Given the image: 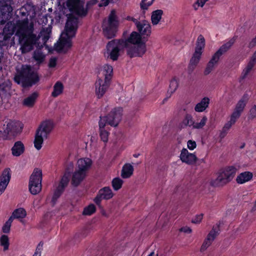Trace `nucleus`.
<instances>
[{
    "mask_svg": "<svg viewBox=\"0 0 256 256\" xmlns=\"http://www.w3.org/2000/svg\"><path fill=\"white\" fill-rule=\"evenodd\" d=\"M178 80L176 78H173L171 81L170 82L169 89L168 90V92L172 94L174 93L178 88Z\"/></svg>",
    "mask_w": 256,
    "mask_h": 256,
    "instance_id": "c9c22d12",
    "label": "nucleus"
},
{
    "mask_svg": "<svg viewBox=\"0 0 256 256\" xmlns=\"http://www.w3.org/2000/svg\"><path fill=\"white\" fill-rule=\"evenodd\" d=\"M80 234H76L74 237V242H72L71 243L72 244H74L76 243V242H78L79 241V238H80Z\"/></svg>",
    "mask_w": 256,
    "mask_h": 256,
    "instance_id": "0e129e2a",
    "label": "nucleus"
},
{
    "mask_svg": "<svg viewBox=\"0 0 256 256\" xmlns=\"http://www.w3.org/2000/svg\"><path fill=\"white\" fill-rule=\"evenodd\" d=\"M227 133H228V131H226V130H224V128H222V130L220 132V136H219L221 140L224 138L226 136V135Z\"/></svg>",
    "mask_w": 256,
    "mask_h": 256,
    "instance_id": "052dcab7",
    "label": "nucleus"
},
{
    "mask_svg": "<svg viewBox=\"0 0 256 256\" xmlns=\"http://www.w3.org/2000/svg\"><path fill=\"white\" fill-rule=\"evenodd\" d=\"M235 123L232 122L230 120L227 122L224 126L223 128L224 130H226V131H228L229 130L230 128Z\"/></svg>",
    "mask_w": 256,
    "mask_h": 256,
    "instance_id": "6e6d98bb",
    "label": "nucleus"
},
{
    "mask_svg": "<svg viewBox=\"0 0 256 256\" xmlns=\"http://www.w3.org/2000/svg\"><path fill=\"white\" fill-rule=\"evenodd\" d=\"M122 109L117 108L113 109L106 116L107 124L111 126H116L122 119Z\"/></svg>",
    "mask_w": 256,
    "mask_h": 256,
    "instance_id": "f8f14e48",
    "label": "nucleus"
},
{
    "mask_svg": "<svg viewBox=\"0 0 256 256\" xmlns=\"http://www.w3.org/2000/svg\"><path fill=\"white\" fill-rule=\"evenodd\" d=\"M154 256V252H152L148 256Z\"/></svg>",
    "mask_w": 256,
    "mask_h": 256,
    "instance_id": "774afa93",
    "label": "nucleus"
},
{
    "mask_svg": "<svg viewBox=\"0 0 256 256\" xmlns=\"http://www.w3.org/2000/svg\"><path fill=\"white\" fill-rule=\"evenodd\" d=\"M251 60H252L254 62L256 63V50L254 52V54Z\"/></svg>",
    "mask_w": 256,
    "mask_h": 256,
    "instance_id": "338daca9",
    "label": "nucleus"
},
{
    "mask_svg": "<svg viewBox=\"0 0 256 256\" xmlns=\"http://www.w3.org/2000/svg\"><path fill=\"white\" fill-rule=\"evenodd\" d=\"M113 72V68L112 66L105 64L100 68V74L102 73L104 76V80L110 82L111 79Z\"/></svg>",
    "mask_w": 256,
    "mask_h": 256,
    "instance_id": "4be33fe9",
    "label": "nucleus"
},
{
    "mask_svg": "<svg viewBox=\"0 0 256 256\" xmlns=\"http://www.w3.org/2000/svg\"><path fill=\"white\" fill-rule=\"evenodd\" d=\"M12 220H12V218H10L6 222L2 228L3 232H9Z\"/></svg>",
    "mask_w": 256,
    "mask_h": 256,
    "instance_id": "c03bdc74",
    "label": "nucleus"
},
{
    "mask_svg": "<svg viewBox=\"0 0 256 256\" xmlns=\"http://www.w3.org/2000/svg\"><path fill=\"white\" fill-rule=\"evenodd\" d=\"M0 243L2 246L4 247V250H6L8 249L9 246V240L8 238L6 235H2L0 238Z\"/></svg>",
    "mask_w": 256,
    "mask_h": 256,
    "instance_id": "4c0bfd02",
    "label": "nucleus"
},
{
    "mask_svg": "<svg viewBox=\"0 0 256 256\" xmlns=\"http://www.w3.org/2000/svg\"><path fill=\"white\" fill-rule=\"evenodd\" d=\"M100 132L102 140L104 142H106L108 140V132L104 129L100 130Z\"/></svg>",
    "mask_w": 256,
    "mask_h": 256,
    "instance_id": "49530a36",
    "label": "nucleus"
},
{
    "mask_svg": "<svg viewBox=\"0 0 256 256\" xmlns=\"http://www.w3.org/2000/svg\"><path fill=\"white\" fill-rule=\"evenodd\" d=\"M10 171V168H6L0 176V195L4 191L10 182L11 176Z\"/></svg>",
    "mask_w": 256,
    "mask_h": 256,
    "instance_id": "f3484780",
    "label": "nucleus"
},
{
    "mask_svg": "<svg viewBox=\"0 0 256 256\" xmlns=\"http://www.w3.org/2000/svg\"><path fill=\"white\" fill-rule=\"evenodd\" d=\"M241 114V112L237 111L234 110L232 114L230 116V120L232 122L235 123L236 120L239 118Z\"/></svg>",
    "mask_w": 256,
    "mask_h": 256,
    "instance_id": "de8ad7c7",
    "label": "nucleus"
},
{
    "mask_svg": "<svg viewBox=\"0 0 256 256\" xmlns=\"http://www.w3.org/2000/svg\"><path fill=\"white\" fill-rule=\"evenodd\" d=\"M183 124L186 126H192L194 128V122L193 121L192 116L190 115L187 114L185 118L183 120Z\"/></svg>",
    "mask_w": 256,
    "mask_h": 256,
    "instance_id": "37998d69",
    "label": "nucleus"
},
{
    "mask_svg": "<svg viewBox=\"0 0 256 256\" xmlns=\"http://www.w3.org/2000/svg\"><path fill=\"white\" fill-rule=\"evenodd\" d=\"M86 174L76 170L72 176V184L74 186H78L85 178Z\"/></svg>",
    "mask_w": 256,
    "mask_h": 256,
    "instance_id": "412c9836",
    "label": "nucleus"
},
{
    "mask_svg": "<svg viewBox=\"0 0 256 256\" xmlns=\"http://www.w3.org/2000/svg\"><path fill=\"white\" fill-rule=\"evenodd\" d=\"M38 48L34 51L32 54V58L36 62V64H42L44 60L45 55L42 52L40 49L42 48Z\"/></svg>",
    "mask_w": 256,
    "mask_h": 256,
    "instance_id": "7c9ffc66",
    "label": "nucleus"
},
{
    "mask_svg": "<svg viewBox=\"0 0 256 256\" xmlns=\"http://www.w3.org/2000/svg\"><path fill=\"white\" fill-rule=\"evenodd\" d=\"M92 164V162L89 158L79 159L77 162V170L86 173Z\"/></svg>",
    "mask_w": 256,
    "mask_h": 256,
    "instance_id": "aec40b11",
    "label": "nucleus"
},
{
    "mask_svg": "<svg viewBox=\"0 0 256 256\" xmlns=\"http://www.w3.org/2000/svg\"><path fill=\"white\" fill-rule=\"evenodd\" d=\"M202 216H203L202 214L198 215L194 218H193L192 220V222L194 224H198L201 222V220L202 218Z\"/></svg>",
    "mask_w": 256,
    "mask_h": 256,
    "instance_id": "5fc2aeb1",
    "label": "nucleus"
},
{
    "mask_svg": "<svg viewBox=\"0 0 256 256\" xmlns=\"http://www.w3.org/2000/svg\"><path fill=\"white\" fill-rule=\"evenodd\" d=\"M68 182L69 174L68 173H66L62 177L58 186L54 192L52 200V202L53 205L55 204L56 200L62 194L65 188L68 186Z\"/></svg>",
    "mask_w": 256,
    "mask_h": 256,
    "instance_id": "9b49d317",
    "label": "nucleus"
},
{
    "mask_svg": "<svg viewBox=\"0 0 256 256\" xmlns=\"http://www.w3.org/2000/svg\"><path fill=\"white\" fill-rule=\"evenodd\" d=\"M180 230L181 232H183L185 233H188V234H190L192 232V229L188 227V226L182 228L180 229Z\"/></svg>",
    "mask_w": 256,
    "mask_h": 256,
    "instance_id": "bf43d9fd",
    "label": "nucleus"
},
{
    "mask_svg": "<svg viewBox=\"0 0 256 256\" xmlns=\"http://www.w3.org/2000/svg\"><path fill=\"white\" fill-rule=\"evenodd\" d=\"M98 2V0H91L87 3V6H90L94 5V4H96Z\"/></svg>",
    "mask_w": 256,
    "mask_h": 256,
    "instance_id": "69168bd1",
    "label": "nucleus"
},
{
    "mask_svg": "<svg viewBox=\"0 0 256 256\" xmlns=\"http://www.w3.org/2000/svg\"><path fill=\"white\" fill-rule=\"evenodd\" d=\"M126 44L124 39H115L110 41L106 44L104 56L113 61L118 60L119 56L124 52Z\"/></svg>",
    "mask_w": 256,
    "mask_h": 256,
    "instance_id": "39448f33",
    "label": "nucleus"
},
{
    "mask_svg": "<svg viewBox=\"0 0 256 256\" xmlns=\"http://www.w3.org/2000/svg\"><path fill=\"white\" fill-rule=\"evenodd\" d=\"M219 59L214 55L212 56L211 60L208 62L206 67L204 71V74L206 76L210 74L211 72L214 70L215 65L218 62Z\"/></svg>",
    "mask_w": 256,
    "mask_h": 256,
    "instance_id": "cd10ccee",
    "label": "nucleus"
},
{
    "mask_svg": "<svg viewBox=\"0 0 256 256\" xmlns=\"http://www.w3.org/2000/svg\"><path fill=\"white\" fill-rule=\"evenodd\" d=\"M53 128V122L50 120L42 122L36 132L34 140V147L38 150L41 148L44 139L48 138V135L52 131Z\"/></svg>",
    "mask_w": 256,
    "mask_h": 256,
    "instance_id": "423d86ee",
    "label": "nucleus"
},
{
    "mask_svg": "<svg viewBox=\"0 0 256 256\" xmlns=\"http://www.w3.org/2000/svg\"><path fill=\"white\" fill-rule=\"evenodd\" d=\"M109 0H102L101 3L99 4L100 6H106L108 4Z\"/></svg>",
    "mask_w": 256,
    "mask_h": 256,
    "instance_id": "e2e57ef3",
    "label": "nucleus"
},
{
    "mask_svg": "<svg viewBox=\"0 0 256 256\" xmlns=\"http://www.w3.org/2000/svg\"><path fill=\"white\" fill-rule=\"evenodd\" d=\"M11 82L7 80L0 84V96L2 98H8L13 92Z\"/></svg>",
    "mask_w": 256,
    "mask_h": 256,
    "instance_id": "2eb2a0df",
    "label": "nucleus"
},
{
    "mask_svg": "<svg viewBox=\"0 0 256 256\" xmlns=\"http://www.w3.org/2000/svg\"><path fill=\"white\" fill-rule=\"evenodd\" d=\"M255 62H252V60H250V62L248 63L246 67L245 68L244 70L242 73V76L243 78H244L248 74V73L250 72V71L252 70V68L254 67V65L255 64Z\"/></svg>",
    "mask_w": 256,
    "mask_h": 256,
    "instance_id": "58836bf2",
    "label": "nucleus"
},
{
    "mask_svg": "<svg viewBox=\"0 0 256 256\" xmlns=\"http://www.w3.org/2000/svg\"><path fill=\"white\" fill-rule=\"evenodd\" d=\"M12 0H0V2L4 4V10H6L8 13H10L13 10L12 1Z\"/></svg>",
    "mask_w": 256,
    "mask_h": 256,
    "instance_id": "e433bc0d",
    "label": "nucleus"
},
{
    "mask_svg": "<svg viewBox=\"0 0 256 256\" xmlns=\"http://www.w3.org/2000/svg\"><path fill=\"white\" fill-rule=\"evenodd\" d=\"M109 82L102 78H98L96 82V94L98 98L104 96L109 86Z\"/></svg>",
    "mask_w": 256,
    "mask_h": 256,
    "instance_id": "dca6fc26",
    "label": "nucleus"
},
{
    "mask_svg": "<svg viewBox=\"0 0 256 256\" xmlns=\"http://www.w3.org/2000/svg\"><path fill=\"white\" fill-rule=\"evenodd\" d=\"M180 160L188 164H194L197 158L194 154L190 153L187 149L183 148L180 154Z\"/></svg>",
    "mask_w": 256,
    "mask_h": 256,
    "instance_id": "a211bd4d",
    "label": "nucleus"
},
{
    "mask_svg": "<svg viewBox=\"0 0 256 256\" xmlns=\"http://www.w3.org/2000/svg\"><path fill=\"white\" fill-rule=\"evenodd\" d=\"M123 181L118 178H114L112 181V186L114 189L116 190H118L121 188Z\"/></svg>",
    "mask_w": 256,
    "mask_h": 256,
    "instance_id": "ea45409f",
    "label": "nucleus"
},
{
    "mask_svg": "<svg viewBox=\"0 0 256 256\" xmlns=\"http://www.w3.org/2000/svg\"><path fill=\"white\" fill-rule=\"evenodd\" d=\"M133 166L130 164H125L122 170V176L124 178H130L133 174Z\"/></svg>",
    "mask_w": 256,
    "mask_h": 256,
    "instance_id": "c85d7f7f",
    "label": "nucleus"
},
{
    "mask_svg": "<svg viewBox=\"0 0 256 256\" xmlns=\"http://www.w3.org/2000/svg\"><path fill=\"white\" fill-rule=\"evenodd\" d=\"M38 74L29 66H23L20 72L14 76V80L23 87H29L39 81Z\"/></svg>",
    "mask_w": 256,
    "mask_h": 256,
    "instance_id": "20e7f679",
    "label": "nucleus"
},
{
    "mask_svg": "<svg viewBox=\"0 0 256 256\" xmlns=\"http://www.w3.org/2000/svg\"><path fill=\"white\" fill-rule=\"evenodd\" d=\"M42 171L38 168H34L31 174L29 181V190L32 194H36L42 190Z\"/></svg>",
    "mask_w": 256,
    "mask_h": 256,
    "instance_id": "9d476101",
    "label": "nucleus"
},
{
    "mask_svg": "<svg viewBox=\"0 0 256 256\" xmlns=\"http://www.w3.org/2000/svg\"><path fill=\"white\" fill-rule=\"evenodd\" d=\"M64 86L60 82H57L54 86L53 91L51 96L54 98H56L60 95L64 91Z\"/></svg>",
    "mask_w": 256,
    "mask_h": 256,
    "instance_id": "bb28decb",
    "label": "nucleus"
},
{
    "mask_svg": "<svg viewBox=\"0 0 256 256\" xmlns=\"http://www.w3.org/2000/svg\"><path fill=\"white\" fill-rule=\"evenodd\" d=\"M16 34L19 38L20 50L22 54L32 50L34 46L42 48L50 38L52 26L48 25L42 28L38 36L34 32V24L30 22L26 18L18 22Z\"/></svg>",
    "mask_w": 256,
    "mask_h": 256,
    "instance_id": "f257e3e1",
    "label": "nucleus"
},
{
    "mask_svg": "<svg viewBox=\"0 0 256 256\" xmlns=\"http://www.w3.org/2000/svg\"><path fill=\"white\" fill-rule=\"evenodd\" d=\"M100 196H102L103 199L108 200L113 196L112 192L109 187H104L99 190Z\"/></svg>",
    "mask_w": 256,
    "mask_h": 256,
    "instance_id": "2f4dec72",
    "label": "nucleus"
},
{
    "mask_svg": "<svg viewBox=\"0 0 256 256\" xmlns=\"http://www.w3.org/2000/svg\"><path fill=\"white\" fill-rule=\"evenodd\" d=\"M252 174L249 172H245L240 174L236 178L238 184H244L250 180L252 178Z\"/></svg>",
    "mask_w": 256,
    "mask_h": 256,
    "instance_id": "a878e982",
    "label": "nucleus"
},
{
    "mask_svg": "<svg viewBox=\"0 0 256 256\" xmlns=\"http://www.w3.org/2000/svg\"><path fill=\"white\" fill-rule=\"evenodd\" d=\"M220 231V229L219 224H217L212 228L201 246L200 250L202 251L205 250L209 246H210L216 236L218 235Z\"/></svg>",
    "mask_w": 256,
    "mask_h": 256,
    "instance_id": "ddd939ff",
    "label": "nucleus"
},
{
    "mask_svg": "<svg viewBox=\"0 0 256 256\" xmlns=\"http://www.w3.org/2000/svg\"><path fill=\"white\" fill-rule=\"evenodd\" d=\"M28 8H32L29 5L24 6L20 9V12L22 16H26L29 15L28 12Z\"/></svg>",
    "mask_w": 256,
    "mask_h": 256,
    "instance_id": "09e8293b",
    "label": "nucleus"
},
{
    "mask_svg": "<svg viewBox=\"0 0 256 256\" xmlns=\"http://www.w3.org/2000/svg\"><path fill=\"white\" fill-rule=\"evenodd\" d=\"M57 59L56 58H52L49 62V66L50 68H54L56 66Z\"/></svg>",
    "mask_w": 256,
    "mask_h": 256,
    "instance_id": "4d7b16f0",
    "label": "nucleus"
},
{
    "mask_svg": "<svg viewBox=\"0 0 256 256\" xmlns=\"http://www.w3.org/2000/svg\"><path fill=\"white\" fill-rule=\"evenodd\" d=\"M163 14L162 10H157L152 12L151 16L152 23L153 25H156L158 24Z\"/></svg>",
    "mask_w": 256,
    "mask_h": 256,
    "instance_id": "c756f323",
    "label": "nucleus"
},
{
    "mask_svg": "<svg viewBox=\"0 0 256 256\" xmlns=\"http://www.w3.org/2000/svg\"><path fill=\"white\" fill-rule=\"evenodd\" d=\"M236 172V169L232 166L226 168L216 179L210 182V184L214 186H220L226 184L234 178Z\"/></svg>",
    "mask_w": 256,
    "mask_h": 256,
    "instance_id": "6e6552de",
    "label": "nucleus"
},
{
    "mask_svg": "<svg viewBox=\"0 0 256 256\" xmlns=\"http://www.w3.org/2000/svg\"><path fill=\"white\" fill-rule=\"evenodd\" d=\"M106 119V116L100 117V120L99 122L100 130L104 129L106 124L107 123Z\"/></svg>",
    "mask_w": 256,
    "mask_h": 256,
    "instance_id": "8fccbe9b",
    "label": "nucleus"
},
{
    "mask_svg": "<svg viewBox=\"0 0 256 256\" xmlns=\"http://www.w3.org/2000/svg\"><path fill=\"white\" fill-rule=\"evenodd\" d=\"M22 129L21 124L19 122H10L8 124L5 132L8 134L15 136L20 132Z\"/></svg>",
    "mask_w": 256,
    "mask_h": 256,
    "instance_id": "6ab92c4d",
    "label": "nucleus"
},
{
    "mask_svg": "<svg viewBox=\"0 0 256 256\" xmlns=\"http://www.w3.org/2000/svg\"><path fill=\"white\" fill-rule=\"evenodd\" d=\"M26 215V212L24 209L19 208L14 211L10 218H12V220L14 218H22Z\"/></svg>",
    "mask_w": 256,
    "mask_h": 256,
    "instance_id": "72a5a7b5",
    "label": "nucleus"
},
{
    "mask_svg": "<svg viewBox=\"0 0 256 256\" xmlns=\"http://www.w3.org/2000/svg\"><path fill=\"white\" fill-rule=\"evenodd\" d=\"M154 1V0H152L151 2H146V0H142L140 5L141 10H143V14H144L145 10H147L148 7L152 4Z\"/></svg>",
    "mask_w": 256,
    "mask_h": 256,
    "instance_id": "79ce46f5",
    "label": "nucleus"
},
{
    "mask_svg": "<svg viewBox=\"0 0 256 256\" xmlns=\"http://www.w3.org/2000/svg\"><path fill=\"white\" fill-rule=\"evenodd\" d=\"M138 32L144 38L145 36H149L152 32L151 26L146 20H139L136 25Z\"/></svg>",
    "mask_w": 256,
    "mask_h": 256,
    "instance_id": "4468645a",
    "label": "nucleus"
},
{
    "mask_svg": "<svg viewBox=\"0 0 256 256\" xmlns=\"http://www.w3.org/2000/svg\"><path fill=\"white\" fill-rule=\"evenodd\" d=\"M42 244L40 243L37 246L36 251L33 256H41Z\"/></svg>",
    "mask_w": 256,
    "mask_h": 256,
    "instance_id": "3c124183",
    "label": "nucleus"
},
{
    "mask_svg": "<svg viewBox=\"0 0 256 256\" xmlns=\"http://www.w3.org/2000/svg\"><path fill=\"white\" fill-rule=\"evenodd\" d=\"M209 104L210 99L208 97H204L196 104L194 110L197 112H204L208 106Z\"/></svg>",
    "mask_w": 256,
    "mask_h": 256,
    "instance_id": "393cba45",
    "label": "nucleus"
},
{
    "mask_svg": "<svg viewBox=\"0 0 256 256\" xmlns=\"http://www.w3.org/2000/svg\"><path fill=\"white\" fill-rule=\"evenodd\" d=\"M205 46V40L202 35H200L197 39L195 52L190 60L188 66V72H193L196 65L199 62L202 54V50Z\"/></svg>",
    "mask_w": 256,
    "mask_h": 256,
    "instance_id": "1a4fd4ad",
    "label": "nucleus"
},
{
    "mask_svg": "<svg viewBox=\"0 0 256 256\" xmlns=\"http://www.w3.org/2000/svg\"><path fill=\"white\" fill-rule=\"evenodd\" d=\"M234 42V40L231 39L228 42L223 44L214 55L220 59V56L226 53L231 48Z\"/></svg>",
    "mask_w": 256,
    "mask_h": 256,
    "instance_id": "b1692460",
    "label": "nucleus"
},
{
    "mask_svg": "<svg viewBox=\"0 0 256 256\" xmlns=\"http://www.w3.org/2000/svg\"><path fill=\"white\" fill-rule=\"evenodd\" d=\"M66 4L72 14L68 16L64 30L62 33L59 41L55 44L56 50L64 52L71 47V39L74 36L78 28V19L73 14L79 16H84L87 14V10L84 8V2L81 0H68Z\"/></svg>",
    "mask_w": 256,
    "mask_h": 256,
    "instance_id": "f03ea898",
    "label": "nucleus"
},
{
    "mask_svg": "<svg viewBox=\"0 0 256 256\" xmlns=\"http://www.w3.org/2000/svg\"><path fill=\"white\" fill-rule=\"evenodd\" d=\"M102 199H103L102 196H100V193L98 192L97 196L95 198L94 201L98 205H99Z\"/></svg>",
    "mask_w": 256,
    "mask_h": 256,
    "instance_id": "13d9d810",
    "label": "nucleus"
},
{
    "mask_svg": "<svg viewBox=\"0 0 256 256\" xmlns=\"http://www.w3.org/2000/svg\"><path fill=\"white\" fill-rule=\"evenodd\" d=\"M142 36L138 32H132L130 36L124 40L126 44L127 54L130 58L142 56L146 52V44Z\"/></svg>",
    "mask_w": 256,
    "mask_h": 256,
    "instance_id": "7ed1b4c3",
    "label": "nucleus"
},
{
    "mask_svg": "<svg viewBox=\"0 0 256 256\" xmlns=\"http://www.w3.org/2000/svg\"><path fill=\"white\" fill-rule=\"evenodd\" d=\"M118 21L114 10H112L108 20H104L102 24L103 34L106 38L110 39L116 36L118 26Z\"/></svg>",
    "mask_w": 256,
    "mask_h": 256,
    "instance_id": "0eeeda50",
    "label": "nucleus"
},
{
    "mask_svg": "<svg viewBox=\"0 0 256 256\" xmlns=\"http://www.w3.org/2000/svg\"><path fill=\"white\" fill-rule=\"evenodd\" d=\"M207 120L206 116H203L200 122H194V128H202L206 124Z\"/></svg>",
    "mask_w": 256,
    "mask_h": 256,
    "instance_id": "a18cd8bd",
    "label": "nucleus"
},
{
    "mask_svg": "<svg viewBox=\"0 0 256 256\" xmlns=\"http://www.w3.org/2000/svg\"><path fill=\"white\" fill-rule=\"evenodd\" d=\"M12 154L15 156H18L24 152V146L21 141L16 142L11 148Z\"/></svg>",
    "mask_w": 256,
    "mask_h": 256,
    "instance_id": "5701e85b",
    "label": "nucleus"
},
{
    "mask_svg": "<svg viewBox=\"0 0 256 256\" xmlns=\"http://www.w3.org/2000/svg\"><path fill=\"white\" fill-rule=\"evenodd\" d=\"M126 20L133 22H134V24H135V25H136V24L138 23V22L139 21L138 19L135 18L130 16H128L126 18Z\"/></svg>",
    "mask_w": 256,
    "mask_h": 256,
    "instance_id": "680f3d73",
    "label": "nucleus"
},
{
    "mask_svg": "<svg viewBox=\"0 0 256 256\" xmlns=\"http://www.w3.org/2000/svg\"><path fill=\"white\" fill-rule=\"evenodd\" d=\"M95 211L96 207L94 205L91 204L84 208L82 214L84 215L90 216L94 213Z\"/></svg>",
    "mask_w": 256,
    "mask_h": 256,
    "instance_id": "a19ab883",
    "label": "nucleus"
},
{
    "mask_svg": "<svg viewBox=\"0 0 256 256\" xmlns=\"http://www.w3.org/2000/svg\"><path fill=\"white\" fill-rule=\"evenodd\" d=\"M38 96V95L37 93L34 92L32 94L24 100L23 104L26 106H32L36 102Z\"/></svg>",
    "mask_w": 256,
    "mask_h": 256,
    "instance_id": "473e14b6",
    "label": "nucleus"
},
{
    "mask_svg": "<svg viewBox=\"0 0 256 256\" xmlns=\"http://www.w3.org/2000/svg\"><path fill=\"white\" fill-rule=\"evenodd\" d=\"M188 148L191 150H194L196 146V142L194 141L189 140L187 143Z\"/></svg>",
    "mask_w": 256,
    "mask_h": 256,
    "instance_id": "864d4df0",
    "label": "nucleus"
},
{
    "mask_svg": "<svg viewBox=\"0 0 256 256\" xmlns=\"http://www.w3.org/2000/svg\"><path fill=\"white\" fill-rule=\"evenodd\" d=\"M248 100V96L244 94L242 98L238 101L236 105L234 110L242 113L243 111L244 108L246 106V103Z\"/></svg>",
    "mask_w": 256,
    "mask_h": 256,
    "instance_id": "f704fd0d",
    "label": "nucleus"
},
{
    "mask_svg": "<svg viewBox=\"0 0 256 256\" xmlns=\"http://www.w3.org/2000/svg\"><path fill=\"white\" fill-rule=\"evenodd\" d=\"M208 0H197L196 4L194 5V10H197L198 8L196 7L197 5L198 6L202 7L205 3L208 2Z\"/></svg>",
    "mask_w": 256,
    "mask_h": 256,
    "instance_id": "603ef678",
    "label": "nucleus"
}]
</instances>
